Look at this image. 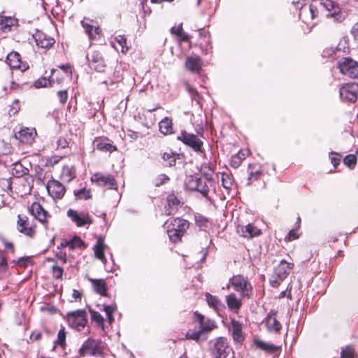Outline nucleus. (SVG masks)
<instances>
[{"label": "nucleus", "mask_w": 358, "mask_h": 358, "mask_svg": "<svg viewBox=\"0 0 358 358\" xmlns=\"http://www.w3.org/2000/svg\"><path fill=\"white\" fill-rule=\"evenodd\" d=\"M229 283L234 287L237 292H241L243 298H250L252 294V286L248 279L243 275H234L229 280Z\"/></svg>", "instance_id": "obj_5"}, {"label": "nucleus", "mask_w": 358, "mask_h": 358, "mask_svg": "<svg viewBox=\"0 0 358 358\" xmlns=\"http://www.w3.org/2000/svg\"><path fill=\"white\" fill-rule=\"evenodd\" d=\"M90 313L92 320L96 322L99 326L103 327L104 320L103 317L101 315V314L95 310H90Z\"/></svg>", "instance_id": "obj_54"}, {"label": "nucleus", "mask_w": 358, "mask_h": 358, "mask_svg": "<svg viewBox=\"0 0 358 358\" xmlns=\"http://www.w3.org/2000/svg\"><path fill=\"white\" fill-rule=\"evenodd\" d=\"M229 331L231 332L233 340L236 343H242L245 336L243 333V324L235 319H231Z\"/></svg>", "instance_id": "obj_24"}, {"label": "nucleus", "mask_w": 358, "mask_h": 358, "mask_svg": "<svg viewBox=\"0 0 358 358\" xmlns=\"http://www.w3.org/2000/svg\"><path fill=\"white\" fill-rule=\"evenodd\" d=\"M36 135V129L24 127L21 129L17 134H15V138L24 144L31 145L34 142Z\"/></svg>", "instance_id": "obj_19"}, {"label": "nucleus", "mask_w": 358, "mask_h": 358, "mask_svg": "<svg viewBox=\"0 0 358 358\" xmlns=\"http://www.w3.org/2000/svg\"><path fill=\"white\" fill-rule=\"evenodd\" d=\"M18 27V20L14 17L0 15V30L3 33H8Z\"/></svg>", "instance_id": "obj_23"}, {"label": "nucleus", "mask_w": 358, "mask_h": 358, "mask_svg": "<svg viewBox=\"0 0 358 358\" xmlns=\"http://www.w3.org/2000/svg\"><path fill=\"white\" fill-rule=\"evenodd\" d=\"M87 248L85 243L77 236H75L71 240H69V250H83Z\"/></svg>", "instance_id": "obj_38"}, {"label": "nucleus", "mask_w": 358, "mask_h": 358, "mask_svg": "<svg viewBox=\"0 0 358 358\" xmlns=\"http://www.w3.org/2000/svg\"><path fill=\"white\" fill-rule=\"evenodd\" d=\"M351 34L353 36L354 39L358 43V22L355 23L353 25V27L351 29Z\"/></svg>", "instance_id": "obj_64"}, {"label": "nucleus", "mask_w": 358, "mask_h": 358, "mask_svg": "<svg viewBox=\"0 0 358 358\" xmlns=\"http://www.w3.org/2000/svg\"><path fill=\"white\" fill-rule=\"evenodd\" d=\"M8 270V264L3 251L0 250V275L5 273Z\"/></svg>", "instance_id": "obj_50"}, {"label": "nucleus", "mask_w": 358, "mask_h": 358, "mask_svg": "<svg viewBox=\"0 0 358 358\" xmlns=\"http://www.w3.org/2000/svg\"><path fill=\"white\" fill-rule=\"evenodd\" d=\"M201 173L204 177L199 178L198 181V189H196L195 191L201 193L203 196L206 197L208 201H210L208 194L210 188L212 187L214 184V181L212 178V173H213V171L209 166L203 165L201 167Z\"/></svg>", "instance_id": "obj_3"}, {"label": "nucleus", "mask_w": 358, "mask_h": 358, "mask_svg": "<svg viewBox=\"0 0 358 358\" xmlns=\"http://www.w3.org/2000/svg\"><path fill=\"white\" fill-rule=\"evenodd\" d=\"M209 349L213 358H227L231 348L225 337H217L209 342Z\"/></svg>", "instance_id": "obj_1"}, {"label": "nucleus", "mask_w": 358, "mask_h": 358, "mask_svg": "<svg viewBox=\"0 0 358 358\" xmlns=\"http://www.w3.org/2000/svg\"><path fill=\"white\" fill-rule=\"evenodd\" d=\"M194 322L199 324V330L203 334L209 333L217 328L216 322L209 317H206L198 311L194 313Z\"/></svg>", "instance_id": "obj_15"}, {"label": "nucleus", "mask_w": 358, "mask_h": 358, "mask_svg": "<svg viewBox=\"0 0 358 358\" xmlns=\"http://www.w3.org/2000/svg\"><path fill=\"white\" fill-rule=\"evenodd\" d=\"M180 199L178 196L171 192L168 194L166 197V205L165 206V214L166 215H174L178 210L180 206Z\"/></svg>", "instance_id": "obj_21"}, {"label": "nucleus", "mask_w": 358, "mask_h": 358, "mask_svg": "<svg viewBox=\"0 0 358 358\" xmlns=\"http://www.w3.org/2000/svg\"><path fill=\"white\" fill-rule=\"evenodd\" d=\"M203 333L201 331H200L199 329L197 331L189 330L186 333L185 336L187 339H191V340H193L195 341H199L200 339L201 335Z\"/></svg>", "instance_id": "obj_55"}, {"label": "nucleus", "mask_w": 358, "mask_h": 358, "mask_svg": "<svg viewBox=\"0 0 358 358\" xmlns=\"http://www.w3.org/2000/svg\"><path fill=\"white\" fill-rule=\"evenodd\" d=\"M221 182L222 185L226 189H231V187L233 185V180L231 176L227 173H222L221 175Z\"/></svg>", "instance_id": "obj_49"}, {"label": "nucleus", "mask_w": 358, "mask_h": 358, "mask_svg": "<svg viewBox=\"0 0 358 358\" xmlns=\"http://www.w3.org/2000/svg\"><path fill=\"white\" fill-rule=\"evenodd\" d=\"M320 6L321 9L327 10V17H333L336 22H341L345 19L341 8L331 0H320Z\"/></svg>", "instance_id": "obj_8"}, {"label": "nucleus", "mask_w": 358, "mask_h": 358, "mask_svg": "<svg viewBox=\"0 0 358 358\" xmlns=\"http://www.w3.org/2000/svg\"><path fill=\"white\" fill-rule=\"evenodd\" d=\"M88 62V64L92 69H94L98 72H103L106 67L105 62L98 51H93L91 53H88L86 56Z\"/></svg>", "instance_id": "obj_17"}, {"label": "nucleus", "mask_w": 358, "mask_h": 358, "mask_svg": "<svg viewBox=\"0 0 358 358\" xmlns=\"http://www.w3.org/2000/svg\"><path fill=\"white\" fill-rule=\"evenodd\" d=\"M46 189L50 196L53 199H62L66 192V188L63 184L55 179L50 180L47 185Z\"/></svg>", "instance_id": "obj_18"}, {"label": "nucleus", "mask_w": 358, "mask_h": 358, "mask_svg": "<svg viewBox=\"0 0 358 358\" xmlns=\"http://www.w3.org/2000/svg\"><path fill=\"white\" fill-rule=\"evenodd\" d=\"M341 99L347 102H355L358 95V83H350L343 85L339 90Z\"/></svg>", "instance_id": "obj_12"}, {"label": "nucleus", "mask_w": 358, "mask_h": 358, "mask_svg": "<svg viewBox=\"0 0 358 358\" xmlns=\"http://www.w3.org/2000/svg\"><path fill=\"white\" fill-rule=\"evenodd\" d=\"M73 194L75 196V199L76 201L80 200V199L87 200L92 197V194H91L90 190H87L85 187H83L79 190H74Z\"/></svg>", "instance_id": "obj_46"}, {"label": "nucleus", "mask_w": 358, "mask_h": 358, "mask_svg": "<svg viewBox=\"0 0 358 358\" xmlns=\"http://www.w3.org/2000/svg\"><path fill=\"white\" fill-rule=\"evenodd\" d=\"M91 181L99 186L108 187L109 189H117V182L110 174H103L100 172L95 173L92 176Z\"/></svg>", "instance_id": "obj_14"}, {"label": "nucleus", "mask_w": 358, "mask_h": 358, "mask_svg": "<svg viewBox=\"0 0 358 358\" xmlns=\"http://www.w3.org/2000/svg\"><path fill=\"white\" fill-rule=\"evenodd\" d=\"M185 89L188 92L192 99L199 103L201 96L198 91L195 88L192 87L189 83L185 84Z\"/></svg>", "instance_id": "obj_48"}, {"label": "nucleus", "mask_w": 358, "mask_h": 358, "mask_svg": "<svg viewBox=\"0 0 358 358\" xmlns=\"http://www.w3.org/2000/svg\"><path fill=\"white\" fill-rule=\"evenodd\" d=\"M16 227L17 231L24 234V236L33 238L36 234V224H31L29 221L27 216L19 214L17 215V220Z\"/></svg>", "instance_id": "obj_9"}, {"label": "nucleus", "mask_w": 358, "mask_h": 358, "mask_svg": "<svg viewBox=\"0 0 358 358\" xmlns=\"http://www.w3.org/2000/svg\"><path fill=\"white\" fill-rule=\"evenodd\" d=\"M29 211L41 222H46L48 213L38 202H34L29 208Z\"/></svg>", "instance_id": "obj_26"}, {"label": "nucleus", "mask_w": 358, "mask_h": 358, "mask_svg": "<svg viewBox=\"0 0 358 358\" xmlns=\"http://www.w3.org/2000/svg\"><path fill=\"white\" fill-rule=\"evenodd\" d=\"M177 139L185 145L191 148L194 152L199 154H205L203 148V143L197 136L182 130L178 135Z\"/></svg>", "instance_id": "obj_4"}, {"label": "nucleus", "mask_w": 358, "mask_h": 358, "mask_svg": "<svg viewBox=\"0 0 358 358\" xmlns=\"http://www.w3.org/2000/svg\"><path fill=\"white\" fill-rule=\"evenodd\" d=\"M0 241L3 244L5 250L10 251L13 254L15 252V247L12 242L8 241L2 236H0Z\"/></svg>", "instance_id": "obj_58"}, {"label": "nucleus", "mask_w": 358, "mask_h": 358, "mask_svg": "<svg viewBox=\"0 0 358 358\" xmlns=\"http://www.w3.org/2000/svg\"><path fill=\"white\" fill-rule=\"evenodd\" d=\"M163 160L169 166H173L176 163V154L174 152H164L162 155Z\"/></svg>", "instance_id": "obj_47"}, {"label": "nucleus", "mask_w": 358, "mask_h": 358, "mask_svg": "<svg viewBox=\"0 0 358 358\" xmlns=\"http://www.w3.org/2000/svg\"><path fill=\"white\" fill-rule=\"evenodd\" d=\"M294 5H296L297 8L301 5L299 18L304 22L308 23L309 20H314L319 15V10H322L318 3H312L308 6H302L299 1H292Z\"/></svg>", "instance_id": "obj_6"}, {"label": "nucleus", "mask_w": 358, "mask_h": 358, "mask_svg": "<svg viewBox=\"0 0 358 358\" xmlns=\"http://www.w3.org/2000/svg\"><path fill=\"white\" fill-rule=\"evenodd\" d=\"M254 343L257 348L268 353H273L277 350V347L273 344L261 340L255 339Z\"/></svg>", "instance_id": "obj_39"}, {"label": "nucleus", "mask_w": 358, "mask_h": 358, "mask_svg": "<svg viewBox=\"0 0 358 358\" xmlns=\"http://www.w3.org/2000/svg\"><path fill=\"white\" fill-rule=\"evenodd\" d=\"M103 350V343L99 339L88 338L80 350L82 355H90L92 356L101 355Z\"/></svg>", "instance_id": "obj_7"}, {"label": "nucleus", "mask_w": 358, "mask_h": 358, "mask_svg": "<svg viewBox=\"0 0 358 358\" xmlns=\"http://www.w3.org/2000/svg\"><path fill=\"white\" fill-rule=\"evenodd\" d=\"M116 41L119 43L120 45L122 46V51L127 52L129 48L126 45L127 38L124 36L119 35L116 37Z\"/></svg>", "instance_id": "obj_61"}, {"label": "nucleus", "mask_w": 358, "mask_h": 358, "mask_svg": "<svg viewBox=\"0 0 358 358\" xmlns=\"http://www.w3.org/2000/svg\"><path fill=\"white\" fill-rule=\"evenodd\" d=\"M66 334L65 327H62L58 332L57 340L54 342L53 350L57 345H60L64 350L66 345Z\"/></svg>", "instance_id": "obj_42"}, {"label": "nucleus", "mask_w": 358, "mask_h": 358, "mask_svg": "<svg viewBox=\"0 0 358 358\" xmlns=\"http://www.w3.org/2000/svg\"><path fill=\"white\" fill-rule=\"evenodd\" d=\"M13 181L12 178H1L0 179V186L1 189L7 192L8 194L13 193Z\"/></svg>", "instance_id": "obj_45"}, {"label": "nucleus", "mask_w": 358, "mask_h": 358, "mask_svg": "<svg viewBox=\"0 0 358 358\" xmlns=\"http://www.w3.org/2000/svg\"><path fill=\"white\" fill-rule=\"evenodd\" d=\"M243 158L240 154H237L231 157V165L232 167L238 168L242 163Z\"/></svg>", "instance_id": "obj_62"}, {"label": "nucleus", "mask_w": 358, "mask_h": 358, "mask_svg": "<svg viewBox=\"0 0 358 358\" xmlns=\"http://www.w3.org/2000/svg\"><path fill=\"white\" fill-rule=\"evenodd\" d=\"M108 139L98 138L96 139L94 143H96V148L98 150L101 152H108L110 153L117 150V148L108 143Z\"/></svg>", "instance_id": "obj_29"}, {"label": "nucleus", "mask_w": 358, "mask_h": 358, "mask_svg": "<svg viewBox=\"0 0 358 358\" xmlns=\"http://www.w3.org/2000/svg\"><path fill=\"white\" fill-rule=\"evenodd\" d=\"M170 180L169 177L167 176L165 174H160L158 176L157 178L156 179V184L155 185L157 187H159L160 185H162L164 183H166Z\"/></svg>", "instance_id": "obj_63"}, {"label": "nucleus", "mask_w": 358, "mask_h": 358, "mask_svg": "<svg viewBox=\"0 0 358 358\" xmlns=\"http://www.w3.org/2000/svg\"><path fill=\"white\" fill-rule=\"evenodd\" d=\"M241 234L245 238H252L258 236L261 234L260 229L252 224H248L241 228Z\"/></svg>", "instance_id": "obj_31"}, {"label": "nucleus", "mask_w": 358, "mask_h": 358, "mask_svg": "<svg viewBox=\"0 0 358 358\" xmlns=\"http://www.w3.org/2000/svg\"><path fill=\"white\" fill-rule=\"evenodd\" d=\"M94 291L101 296H107L106 283L103 279H92Z\"/></svg>", "instance_id": "obj_37"}, {"label": "nucleus", "mask_w": 358, "mask_h": 358, "mask_svg": "<svg viewBox=\"0 0 358 358\" xmlns=\"http://www.w3.org/2000/svg\"><path fill=\"white\" fill-rule=\"evenodd\" d=\"M185 67L192 73H199L202 67V61L199 56L191 55L186 59Z\"/></svg>", "instance_id": "obj_27"}, {"label": "nucleus", "mask_w": 358, "mask_h": 358, "mask_svg": "<svg viewBox=\"0 0 358 358\" xmlns=\"http://www.w3.org/2000/svg\"><path fill=\"white\" fill-rule=\"evenodd\" d=\"M189 227V223L187 220L180 217L175 218L167 229L170 240L174 243L180 241Z\"/></svg>", "instance_id": "obj_2"}, {"label": "nucleus", "mask_w": 358, "mask_h": 358, "mask_svg": "<svg viewBox=\"0 0 358 358\" xmlns=\"http://www.w3.org/2000/svg\"><path fill=\"white\" fill-rule=\"evenodd\" d=\"M17 262H20V266L27 267L28 265L34 264L31 257H22L17 259Z\"/></svg>", "instance_id": "obj_60"}, {"label": "nucleus", "mask_w": 358, "mask_h": 358, "mask_svg": "<svg viewBox=\"0 0 358 358\" xmlns=\"http://www.w3.org/2000/svg\"><path fill=\"white\" fill-rule=\"evenodd\" d=\"M354 353V348L352 346L348 345L342 350L341 358H355Z\"/></svg>", "instance_id": "obj_53"}, {"label": "nucleus", "mask_w": 358, "mask_h": 358, "mask_svg": "<svg viewBox=\"0 0 358 358\" xmlns=\"http://www.w3.org/2000/svg\"><path fill=\"white\" fill-rule=\"evenodd\" d=\"M34 169V174L32 176L34 177V180H36L38 184L43 183L45 178L44 169L40 165H35Z\"/></svg>", "instance_id": "obj_43"}, {"label": "nucleus", "mask_w": 358, "mask_h": 358, "mask_svg": "<svg viewBox=\"0 0 358 358\" xmlns=\"http://www.w3.org/2000/svg\"><path fill=\"white\" fill-rule=\"evenodd\" d=\"M64 269L62 266L55 264L52 267V275L55 279H62Z\"/></svg>", "instance_id": "obj_52"}, {"label": "nucleus", "mask_w": 358, "mask_h": 358, "mask_svg": "<svg viewBox=\"0 0 358 358\" xmlns=\"http://www.w3.org/2000/svg\"><path fill=\"white\" fill-rule=\"evenodd\" d=\"M116 306H103V310L106 312V315L108 317V319L109 320V322H112L114 319L113 317V313L115 310Z\"/></svg>", "instance_id": "obj_57"}, {"label": "nucleus", "mask_w": 358, "mask_h": 358, "mask_svg": "<svg viewBox=\"0 0 358 358\" xmlns=\"http://www.w3.org/2000/svg\"><path fill=\"white\" fill-rule=\"evenodd\" d=\"M206 300L208 305L213 308L215 310H218L222 306L220 300L215 296H213L209 293L206 294Z\"/></svg>", "instance_id": "obj_41"}, {"label": "nucleus", "mask_w": 358, "mask_h": 358, "mask_svg": "<svg viewBox=\"0 0 358 358\" xmlns=\"http://www.w3.org/2000/svg\"><path fill=\"white\" fill-rule=\"evenodd\" d=\"M159 131L164 134H170L173 132L172 119L168 117H164L159 122Z\"/></svg>", "instance_id": "obj_33"}, {"label": "nucleus", "mask_w": 358, "mask_h": 358, "mask_svg": "<svg viewBox=\"0 0 358 358\" xmlns=\"http://www.w3.org/2000/svg\"><path fill=\"white\" fill-rule=\"evenodd\" d=\"M69 217L79 227L91 223L88 213H78L76 210L69 209Z\"/></svg>", "instance_id": "obj_25"}, {"label": "nucleus", "mask_w": 358, "mask_h": 358, "mask_svg": "<svg viewBox=\"0 0 358 358\" xmlns=\"http://www.w3.org/2000/svg\"><path fill=\"white\" fill-rule=\"evenodd\" d=\"M29 169L20 162H15L13 164L11 169L12 176L17 178L24 177V180L31 189L34 186V177L29 174Z\"/></svg>", "instance_id": "obj_13"}, {"label": "nucleus", "mask_w": 358, "mask_h": 358, "mask_svg": "<svg viewBox=\"0 0 358 358\" xmlns=\"http://www.w3.org/2000/svg\"><path fill=\"white\" fill-rule=\"evenodd\" d=\"M198 176H188L186 177L185 180V187L187 189L190 191H195L196 189H198V181L199 180Z\"/></svg>", "instance_id": "obj_40"}, {"label": "nucleus", "mask_w": 358, "mask_h": 358, "mask_svg": "<svg viewBox=\"0 0 358 358\" xmlns=\"http://www.w3.org/2000/svg\"><path fill=\"white\" fill-rule=\"evenodd\" d=\"M52 115L56 123L59 126V129L63 130L66 126V113H64L63 110L56 109L52 112Z\"/></svg>", "instance_id": "obj_35"}, {"label": "nucleus", "mask_w": 358, "mask_h": 358, "mask_svg": "<svg viewBox=\"0 0 358 358\" xmlns=\"http://www.w3.org/2000/svg\"><path fill=\"white\" fill-rule=\"evenodd\" d=\"M49 77H41L34 82V86L36 88L44 87H47L48 85L49 86Z\"/></svg>", "instance_id": "obj_56"}, {"label": "nucleus", "mask_w": 358, "mask_h": 358, "mask_svg": "<svg viewBox=\"0 0 358 358\" xmlns=\"http://www.w3.org/2000/svg\"><path fill=\"white\" fill-rule=\"evenodd\" d=\"M106 245L103 243V240L101 238H99L97 240L96 244L95 245L94 248V255L95 257L100 259L103 264L106 262V259L104 256V249L106 248Z\"/></svg>", "instance_id": "obj_36"}, {"label": "nucleus", "mask_w": 358, "mask_h": 358, "mask_svg": "<svg viewBox=\"0 0 358 358\" xmlns=\"http://www.w3.org/2000/svg\"><path fill=\"white\" fill-rule=\"evenodd\" d=\"M82 24L90 39L94 38L96 35L99 34V27H93L83 21H82Z\"/></svg>", "instance_id": "obj_44"}, {"label": "nucleus", "mask_w": 358, "mask_h": 358, "mask_svg": "<svg viewBox=\"0 0 358 358\" xmlns=\"http://www.w3.org/2000/svg\"><path fill=\"white\" fill-rule=\"evenodd\" d=\"M6 64L13 69H19L24 72L29 69V64L27 62L21 60V56L17 52H10L6 58Z\"/></svg>", "instance_id": "obj_16"}, {"label": "nucleus", "mask_w": 358, "mask_h": 358, "mask_svg": "<svg viewBox=\"0 0 358 358\" xmlns=\"http://www.w3.org/2000/svg\"><path fill=\"white\" fill-rule=\"evenodd\" d=\"M277 313L275 310H271L264 320L268 331L275 334L280 333L282 329V324L276 318Z\"/></svg>", "instance_id": "obj_20"}, {"label": "nucleus", "mask_w": 358, "mask_h": 358, "mask_svg": "<svg viewBox=\"0 0 358 358\" xmlns=\"http://www.w3.org/2000/svg\"><path fill=\"white\" fill-rule=\"evenodd\" d=\"M66 75L62 73L57 69H52L49 76V86L53 87L55 84L61 85L65 80Z\"/></svg>", "instance_id": "obj_30"}, {"label": "nucleus", "mask_w": 358, "mask_h": 358, "mask_svg": "<svg viewBox=\"0 0 358 358\" xmlns=\"http://www.w3.org/2000/svg\"><path fill=\"white\" fill-rule=\"evenodd\" d=\"M67 247V238H63L60 243L57 246L55 250V255L57 259L62 262L63 264L66 262V253L64 249Z\"/></svg>", "instance_id": "obj_32"}, {"label": "nucleus", "mask_w": 358, "mask_h": 358, "mask_svg": "<svg viewBox=\"0 0 358 358\" xmlns=\"http://www.w3.org/2000/svg\"><path fill=\"white\" fill-rule=\"evenodd\" d=\"M261 176H262V172L260 171H256L255 172L251 171L248 178L247 185H249L254 181L257 180L260 178Z\"/></svg>", "instance_id": "obj_59"}, {"label": "nucleus", "mask_w": 358, "mask_h": 358, "mask_svg": "<svg viewBox=\"0 0 358 358\" xmlns=\"http://www.w3.org/2000/svg\"><path fill=\"white\" fill-rule=\"evenodd\" d=\"M344 164L350 169H353L357 164V158L355 155L350 154L345 157Z\"/></svg>", "instance_id": "obj_51"}, {"label": "nucleus", "mask_w": 358, "mask_h": 358, "mask_svg": "<svg viewBox=\"0 0 358 358\" xmlns=\"http://www.w3.org/2000/svg\"><path fill=\"white\" fill-rule=\"evenodd\" d=\"M33 38L36 45L41 48L48 49L55 43L53 38L39 30H36L33 34Z\"/></svg>", "instance_id": "obj_22"}, {"label": "nucleus", "mask_w": 358, "mask_h": 358, "mask_svg": "<svg viewBox=\"0 0 358 358\" xmlns=\"http://www.w3.org/2000/svg\"><path fill=\"white\" fill-rule=\"evenodd\" d=\"M227 304L231 310H238L242 306L241 299L237 298L235 294L231 293L226 297Z\"/></svg>", "instance_id": "obj_34"}, {"label": "nucleus", "mask_w": 358, "mask_h": 358, "mask_svg": "<svg viewBox=\"0 0 358 358\" xmlns=\"http://www.w3.org/2000/svg\"><path fill=\"white\" fill-rule=\"evenodd\" d=\"M293 264L282 260L275 269V273L280 281H282L291 272Z\"/></svg>", "instance_id": "obj_28"}, {"label": "nucleus", "mask_w": 358, "mask_h": 358, "mask_svg": "<svg viewBox=\"0 0 358 358\" xmlns=\"http://www.w3.org/2000/svg\"><path fill=\"white\" fill-rule=\"evenodd\" d=\"M338 67L343 75L352 78L358 77V62L351 58L345 57L340 60Z\"/></svg>", "instance_id": "obj_10"}, {"label": "nucleus", "mask_w": 358, "mask_h": 358, "mask_svg": "<svg viewBox=\"0 0 358 358\" xmlns=\"http://www.w3.org/2000/svg\"><path fill=\"white\" fill-rule=\"evenodd\" d=\"M86 315L87 313L83 310L69 313V326L77 331L82 330L87 322Z\"/></svg>", "instance_id": "obj_11"}]
</instances>
